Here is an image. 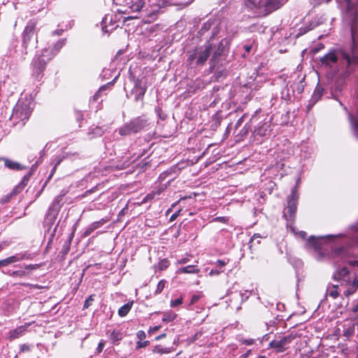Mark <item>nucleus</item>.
Returning <instances> with one entry per match:
<instances>
[{"label": "nucleus", "instance_id": "f257e3e1", "mask_svg": "<svg viewBox=\"0 0 358 358\" xmlns=\"http://www.w3.org/2000/svg\"><path fill=\"white\" fill-rule=\"evenodd\" d=\"M334 278L341 281V286H346L347 289L344 290L345 295L352 294L358 287V281L355 279V275L350 273L348 270L343 267L334 274Z\"/></svg>", "mask_w": 358, "mask_h": 358}, {"label": "nucleus", "instance_id": "f03ea898", "mask_svg": "<svg viewBox=\"0 0 358 358\" xmlns=\"http://www.w3.org/2000/svg\"><path fill=\"white\" fill-rule=\"evenodd\" d=\"M320 61L323 65L331 67L334 64L339 62L342 67H348L350 64V57L343 51H330L324 57H321Z\"/></svg>", "mask_w": 358, "mask_h": 358}, {"label": "nucleus", "instance_id": "7ed1b4c3", "mask_svg": "<svg viewBox=\"0 0 358 358\" xmlns=\"http://www.w3.org/2000/svg\"><path fill=\"white\" fill-rule=\"evenodd\" d=\"M294 338L292 335H288L281 339L273 341L270 343V347L275 349L277 352H283Z\"/></svg>", "mask_w": 358, "mask_h": 358}, {"label": "nucleus", "instance_id": "20e7f679", "mask_svg": "<svg viewBox=\"0 0 358 358\" xmlns=\"http://www.w3.org/2000/svg\"><path fill=\"white\" fill-rule=\"evenodd\" d=\"M247 5L250 8H265V10L271 11L276 7L270 0H246Z\"/></svg>", "mask_w": 358, "mask_h": 358}, {"label": "nucleus", "instance_id": "39448f33", "mask_svg": "<svg viewBox=\"0 0 358 358\" xmlns=\"http://www.w3.org/2000/svg\"><path fill=\"white\" fill-rule=\"evenodd\" d=\"M210 50L211 45L210 44H206L196 50L194 52V57L197 59L196 62L198 64L204 63L209 57Z\"/></svg>", "mask_w": 358, "mask_h": 358}, {"label": "nucleus", "instance_id": "423d86ee", "mask_svg": "<svg viewBox=\"0 0 358 358\" xmlns=\"http://www.w3.org/2000/svg\"><path fill=\"white\" fill-rule=\"evenodd\" d=\"M0 161H3L4 166L12 171H20L22 169V166L20 163L13 161L6 157H0Z\"/></svg>", "mask_w": 358, "mask_h": 358}, {"label": "nucleus", "instance_id": "0eeeda50", "mask_svg": "<svg viewBox=\"0 0 358 358\" xmlns=\"http://www.w3.org/2000/svg\"><path fill=\"white\" fill-rule=\"evenodd\" d=\"M45 55L38 57L33 63L34 68L36 70L37 73H41L46 65V60L44 59Z\"/></svg>", "mask_w": 358, "mask_h": 358}, {"label": "nucleus", "instance_id": "6e6552de", "mask_svg": "<svg viewBox=\"0 0 358 358\" xmlns=\"http://www.w3.org/2000/svg\"><path fill=\"white\" fill-rule=\"evenodd\" d=\"M199 268L196 265H188L177 270L176 273H188V274H196L199 272Z\"/></svg>", "mask_w": 358, "mask_h": 358}, {"label": "nucleus", "instance_id": "1a4fd4ad", "mask_svg": "<svg viewBox=\"0 0 358 358\" xmlns=\"http://www.w3.org/2000/svg\"><path fill=\"white\" fill-rule=\"evenodd\" d=\"M345 3L348 7V13L352 16L353 18L357 17L358 9L357 6V3L355 1H350L349 0H345Z\"/></svg>", "mask_w": 358, "mask_h": 358}, {"label": "nucleus", "instance_id": "9d476101", "mask_svg": "<svg viewBox=\"0 0 358 358\" xmlns=\"http://www.w3.org/2000/svg\"><path fill=\"white\" fill-rule=\"evenodd\" d=\"M324 238V237H322V236H319V237L311 236L308 239V246L309 248L319 249V248L321 245V243Z\"/></svg>", "mask_w": 358, "mask_h": 358}, {"label": "nucleus", "instance_id": "9b49d317", "mask_svg": "<svg viewBox=\"0 0 358 358\" xmlns=\"http://www.w3.org/2000/svg\"><path fill=\"white\" fill-rule=\"evenodd\" d=\"M145 126V122L139 119L135 120L128 123V127H131L133 132L136 133L139 131Z\"/></svg>", "mask_w": 358, "mask_h": 358}, {"label": "nucleus", "instance_id": "f8f14e48", "mask_svg": "<svg viewBox=\"0 0 358 358\" xmlns=\"http://www.w3.org/2000/svg\"><path fill=\"white\" fill-rule=\"evenodd\" d=\"M145 6V1L143 0H138L135 3H132L129 5V8L134 12H139Z\"/></svg>", "mask_w": 358, "mask_h": 358}, {"label": "nucleus", "instance_id": "ddd939ff", "mask_svg": "<svg viewBox=\"0 0 358 358\" xmlns=\"http://www.w3.org/2000/svg\"><path fill=\"white\" fill-rule=\"evenodd\" d=\"M133 301L129 302L126 303L125 305L122 306L118 310V314L121 317L126 316L128 313L130 311L131 307H132Z\"/></svg>", "mask_w": 358, "mask_h": 358}, {"label": "nucleus", "instance_id": "4468645a", "mask_svg": "<svg viewBox=\"0 0 358 358\" xmlns=\"http://www.w3.org/2000/svg\"><path fill=\"white\" fill-rule=\"evenodd\" d=\"M296 199L294 198V195L293 193L292 195V199L289 201V203H288V206H287V210L290 213V214H294L296 210V202H295Z\"/></svg>", "mask_w": 358, "mask_h": 358}, {"label": "nucleus", "instance_id": "2eb2a0df", "mask_svg": "<svg viewBox=\"0 0 358 358\" xmlns=\"http://www.w3.org/2000/svg\"><path fill=\"white\" fill-rule=\"evenodd\" d=\"M177 317V315L173 312L164 313L162 317V321L164 322H170L173 321Z\"/></svg>", "mask_w": 358, "mask_h": 358}, {"label": "nucleus", "instance_id": "dca6fc26", "mask_svg": "<svg viewBox=\"0 0 358 358\" xmlns=\"http://www.w3.org/2000/svg\"><path fill=\"white\" fill-rule=\"evenodd\" d=\"M22 334V327H19L17 329L13 330L10 333V338L15 339L21 336Z\"/></svg>", "mask_w": 358, "mask_h": 358}, {"label": "nucleus", "instance_id": "f3484780", "mask_svg": "<svg viewBox=\"0 0 358 358\" xmlns=\"http://www.w3.org/2000/svg\"><path fill=\"white\" fill-rule=\"evenodd\" d=\"M131 128V127H128V124H127L120 129L119 132L122 136L129 135L134 133Z\"/></svg>", "mask_w": 358, "mask_h": 358}, {"label": "nucleus", "instance_id": "a211bd4d", "mask_svg": "<svg viewBox=\"0 0 358 358\" xmlns=\"http://www.w3.org/2000/svg\"><path fill=\"white\" fill-rule=\"evenodd\" d=\"M327 294L335 299L338 296V285H335L327 290Z\"/></svg>", "mask_w": 358, "mask_h": 358}, {"label": "nucleus", "instance_id": "6ab92c4d", "mask_svg": "<svg viewBox=\"0 0 358 358\" xmlns=\"http://www.w3.org/2000/svg\"><path fill=\"white\" fill-rule=\"evenodd\" d=\"M169 262L166 259H164L159 262L157 268L159 271H164L166 269L169 267Z\"/></svg>", "mask_w": 358, "mask_h": 358}, {"label": "nucleus", "instance_id": "aec40b11", "mask_svg": "<svg viewBox=\"0 0 358 358\" xmlns=\"http://www.w3.org/2000/svg\"><path fill=\"white\" fill-rule=\"evenodd\" d=\"M22 191V181L20 182L18 185H17L10 193V195H8V197L12 196L13 194H20Z\"/></svg>", "mask_w": 358, "mask_h": 358}, {"label": "nucleus", "instance_id": "412c9836", "mask_svg": "<svg viewBox=\"0 0 358 358\" xmlns=\"http://www.w3.org/2000/svg\"><path fill=\"white\" fill-rule=\"evenodd\" d=\"M110 338L113 342H116L121 340L122 335L120 332L114 331L110 334Z\"/></svg>", "mask_w": 358, "mask_h": 358}, {"label": "nucleus", "instance_id": "4be33fe9", "mask_svg": "<svg viewBox=\"0 0 358 358\" xmlns=\"http://www.w3.org/2000/svg\"><path fill=\"white\" fill-rule=\"evenodd\" d=\"M94 297L95 295L92 294L86 299L84 304V308H87L92 304V302L94 301Z\"/></svg>", "mask_w": 358, "mask_h": 358}, {"label": "nucleus", "instance_id": "5701e85b", "mask_svg": "<svg viewBox=\"0 0 358 358\" xmlns=\"http://www.w3.org/2000/svg\"><path fill=\"white\" fill-rule=\"evenodd\" d=\"M22 258V256H19V255H13V256L7 257V259L9 261V263L10 264H14L17 262H19Z\"/></svg>", "mask_w": 358, "mask_h": 358}, {"label": "nucleus", "instance_id": "b1692460", "mask_svg": "<svg viewBox=\"0 0 358 358\" xmlns=\"http://www.w3.org/2000/svg\"><path fill=\"white\" fill-rule=\"evenodd\" d=\"M166 281L164 280H160L157 286L156 293L159 294L162 292V291L164 289L165 287Z\"/></svg>", "mask_w": 358, "mask_h": 358}, {"label": "nucleus", "instance_id": "393cba45", "mask_svg": "<svg viewBox=\"0 0 358 358\" xmlns=\"http://www.w3.org/2000/svg\"><path fill=\"white\" fill-rule=\"evenodd\" d=\"M182 297L180 296V298H178L176 300H172L171 301V306L173 308H175V307H177V306H180V304H182Z\"/></svg>", "mask_w": 358, "mask_h": 358}, {"label": "nucleus", "instance_id": "a878e982", "mask_svg": "<svg viewBox=\"0 0 358 358\" xmlns=\"http://www.w3.org/2000/svg\"><path fill=\"white\" fill-rule=\"evenodd\" d=\"M154 352L159 354L168 353L169 350L167 348H162L160 347H156L154 349Z\"/></svg>", "mask_w": 358, "mask_h": 358}, {"label": "nucleus", "instance_id": "bb28decb", "mask_svg": "<svg viewBox=\"0 0 358 358\" xmlns=\"http://www.w3.org/2000/svg\"><path fill=\"white\" fill-rule=\"evenodd\" d=\"M33 106H34V103L33 102H29V104H28V108L26 110V111L24 109V115H29L31 113V112Z\"/></svg>", "mask_w": 358, "mask_h": 358}, {"label": "nucleus", "instance_id": "cd10ccee", "mask_svg": "<svg viewBox=\"0 0 358 358\" xmlns=\"http://www.w3.org/2000/svg\"><path fill=\"white\" fill-rule=\"evenodd\" d=\"M136 336L140 341H143L146 336L145 331L142 330L138 331Z\"/></svg>", "mask_w": 358, "mask_h": 358}, {"label": "nucleus", "instance_id": "c85d7f7f", "mask_svg": "<svg viewBox=\"0 0 358 358\" xmlns=\"http://www.w3.org/2000/svg\"><path fill=\"white\" fill-rule=\"evenodd\" d=\"M149 343V342L148 341H139L138 343H137V345H136V348H143V347H145L146 345H148Z\"/></svg>", "mask_w": 358, "mask_h": 358}, {"label": "nucleus", "instance_id": "c756f323", "mask_svg": "<svg viewBox=\"0 0 358 358\" xmlns=\"http://www.w3.org/2000/svg\"><path fill=\"white\" fill-rule=\"evenodd\" d=\"M10 264L7 258L0 260V267H5L9 266Z\"/></svg>", "mask_w": 358, "mask_h": 358}, {"label": "nucleus", "instance_id": "7c9ffc66", "mask_svg": "<svg viewBox=\"0 0 358 358\" xmlns=\"http://www.w3.org/2000/svg\"><path fill=\"white\" fill-rule=\"evenodd\" d=\"M330 0H310V3L312 4H320L322 3H327L329 2Z\"/></svg>", "mask_w": 358, "mask_h": 358}, {"label": "nucleus", "instance_id": "2f4dec72", "mask_svg": "<svg viewBox=\"0 0 358 358\" xmlns=\"http://www.w3.org/2000/svg\"><path fill=\"white\" fill-rule=\"evenodd\" d=\"M222 272V271H219L217 269H212L210 273H209V275L210 276H213V275H220V273Z\"/></svg>", "mask_w": 358, "mask_h": 358}, {"label": "nucleus", "instance_id": "473e14b6", "mask_svg": "<svg viewBox=\"0 0 358 358\" xmlns=\"http://www.w3.org/2000/svg\"><path fill=\"white\" fill-rule=\"evenodd\" d=\"M188 261H189V259H188V258H182V259H181L178 260V261L176 262V264H177V265H180V264H186Z\"/></svg>", "mask_w": 358, "mask_h": 358}, {"label": "nucleus", "instance_id": "72a5a7b5", "mask_svg": "<svg viewBox=\"0 0 358 358\" xmlns=\"http://www.w3.org/2000/svg\"><path fill=\"white\" fill-rule=\"evenodd\" d=\"M160 326H155V327H153L152 328L150 329L149 330V333H155L156 331H157L159 329H160Z\"/></svg>", "mask_w": 358, "mask_h": 358}, {"label": "nucleus", "instance_id": "f704fd0d", "mask_svg": "<svg viewBox=\"0 0 358 358\" xmlns=\"http://www.w3.org/2000/svg\"><path fill=\"white\" fill-rule=\"evenodd\" d=\"M217 266L222 268L224 267L226 265V263L222 260H217L216 262Z\"/></svg>", "mask_w": 358, "mask_h": 358}, {"label": "nucleus", "instance_id": "c9c22d12", "mask_svg": "<svg viewBox=\"0 0 358 358\" xmlns=\"http://www.w3.org/2000/svg\"><path fill=\"white\" fill-rule=\"evenodd\" d=\"M103 347H104V343L103 342H100L99 343V345H98V348H97L98 352H101L102 351Z\"/></svg>", "mask_w": 358, "mask_h": 358}, {"label": "nucleus", "instance_id": "e433bc0d", "mask_svg": "<svg viewBox=\"0 0 358 358\" xmlns=\"http://www.w3.org/2000/svg\"><path fill=\"white\" fill-rule=\"evenodd\" d=\"M198 299H199V296L196 295H194L192 297L191 303L192 304V303H195Z\"/></svg>", "mask_w": 358, "mask_h": 358}, {"label": "nucleus", "instance_id": "4c0bfd02", "mask_svg": "<svg viewBox=\"0 0 358 358\" xmlns=\"http://www.w3.org/2000/svg\"><path fill=\"white\" fill-rule=\"evenodd\" d=\"M262 238V236H261L259 234H255L252 236V237L251 240H252V241H254L255 238Z\"/></svg>", "mask_w": 358, "mask_h": 358}, {"label": "nucleus", "instance_id": "58836bf2", "mask_svg": "<svg viewBox=\"0 0 358 358\" xmlns=\"http://www.w3.org/2000/svg\"><path fill=\"white\" fill-rule=\"evenodd\" d=\"M166 337V334H161L156 338V340H159Z\"/></svg>", "mask_w": 358, "mask_h": 358}, {"label": "nucleus", "instance_id": "ea45409f", "mask_svg": "<svg viewBox=\"0 0 358 358\" xmlns=\"http://www.w3.org/2000/svg\"><path fill=\"white\" fill-rule=\"evenodd\" d=\"M37 267H38L37 265H29V266H26V268L34 269V268H36Z\"/></svg>", "mask_w": 358, "mask_h": 358}, {"label": "nucleus", "instance_id": "a19ab883", "mask_svg": "<svg viewBox=\"0 0 358 358\" xmlns=\"http://www.w3.org/2000/svg\"><path fill=\"white\" fill-rule=\"evenodd\" d=\"M352 311H353L354 313H357V312H358V304L355 305V306L353 307V308H352Z\"/></svg>", "mask_w": 358, "mask_h": 358}, {"label": "nucleus", "instance_id": "79ce46f5", "mask_svg": "<svg viewBox=\"0 0 358 358\" xmlns=\"http://www.w3.org/2000/svg\"><path fill=\"white\" fill-rule=\"evenodd\" d=\"M63 45H64V41H60L58 42L57 45L58 46L59 48H60L61 47H62Z\"/></svg>", "mask_w": 358, "mask_h": 358}, {"label": "nucleus", "instance_id": "37998d69", "mask_svg": "<svg viewBox=\"0 0 358 358\" xmlns=\"http://www.w3.org/2000/svg\"><path fill=\"white\" fill-rule=\"evenodd\" d=\"M145 92V89L144 88H142V87H139V94L141 95H143Z\"/></svg>", "mask_w": 358, "mask_h": 358}, {"label": "nucleus", "instance_id": "c03bdc74", "mask_svg": "<svg viewBox=\"0 0 358 358\" xmlns=\"http://www.w3.org/2000/svg\"><path fill=\"white\" fill-rule=\"evenodd\" d=\"M100 224H101V222H95V223H94V224H92V227H94V228H96V227H98V225H99ZM101 224H103V222H101Z\"/></svg>", "mask_w": 358, "mask_h": 358}, {"label": "nucleus", "instance_id": "a18cd8bd", "mask_svg": "<svg viewBox=\"0 0 358 358\" xmlns=\"http://www.w3.org/2000/svg\"><path fill=\"white\" fill-rule=\"evenodd\" d=\"M6 246V244L4 243L0 244V251H1L4 247Z\"/></svg>", "mask_w": 358, "mask_h": 358}, {"label": "nucleus", "instance_id": "49530a36", "mask_svg": "<svg viewBox=\"0 0 358 358\" xmlns=\"http://www.w3.org/2000/svg\"><path fill=\"white\" fill-rule=\"evenodd\" d=\"M251 47L250 46H245V50L247 52H249L250 50Z\"/></svg>", "mask_w": 358, "mask_h": 358}, {"label": "nucleus", "instance_id": "de8ad7c7", "mask_svg": "<svg viewBox=\"0 0 358 358\" xmlns=\"http://www.w3.org/2000/svg\"><path fill=\"white\" fill-rule=\"evenodd\" d=\"M178 216V213H175L173 214L172 216H171V219L173 220V218L176 217Z\"/></svg>", "mask_w": 358, "mask_h": 358}, {"label": "nucleus", "instance_id": "09e8293b", "mask_svg": "<svg viewBox=\"0 0 358 358\" xmlns=\"http://www.w3.org/2000/svg\"><path fill=\"white\" fill-rule=\"evenodd\" d=\"M300 235L302 236V237H304L305 235H306V233L304 231H301L300 232Z\"/></svg>", "mask_w": 358, "mask_h": 358}, {"label": "nucleus", "instance_id": "8fccbe9b", "mask_svg": "<svg viewBox=\"0 0 358 358\" xmlns=\"http://www.w3.org/2000/svg\"><path fill=\"white\" fill-rule=\"evenodd\" d=\"M137 17H129L127 19L132 20V19H136Z\"/></svg>", "mask_w": 358, "mask_h": 358}, {"label": "nucleus", "instance_id": "3c124183", "mask_svg": "<svg viewBox=\"0 0 358 358\" xmlns=\"http://www.w3.org/2000/svg\"><path fill=\"white\" fill-rule=\"evenodd\" d=\"M217 219H220L221 221H225V218L224 217H218Z\"/></svg>", "mask_w": 358, "mask_h": 358}, {"label": "nucleus", "instance_id": "603ef678", "mask_svg": "<svg viewBox=\"0 0 358 358\" xmlns=\"http://www.w3.org/2000/svg\"><path fill=\"white\" fill-rule=\"evenodd\" d=\"M18 273V271H13V274H16V273Z\"/></svg>", "mask_w": 358, "mask_h": 358}, {"label": "nucleus", "instance_id": "864d4df0", "mask_svg": "<svg viewBox=\"0 0 358 358\" xmlns=\"http://www.w3.org/2000/svg\"><path fill=\"white\" fill-rule=\"evenodd\" d=\"M135 88H136V90H138V85H137V84H136V87H135Z\"/></svg>", "mask_w": 358, "mask_h": 358}, {"label": "nucleus", "instance_id": "5fc2aeb1", "mask_svg": "<svg viewBox=\"0 0 358 358\" xmlns=\"http://www.w3.org/2000/svg\"><path fill=\"white\" fill-rule=\"evenodd\" d=\"M147 198H151L150 195H147Z\"/></svg>", "mask_w": 358, "mask_h": 358}, {"label": "nucleus", "instance_id": "6e6d98bb", "mask_svg": "<svg viewBox=\"0 0 358 358\" xmlns=\"http://www.w3.org/2000/svg\"><path fill=\"white\" fill-rule=\"evenodd\" d=\"M260 358H264V357H260Z\"/></svg>", "mask_w": 358, "mask_h": 358}]
</instances>
